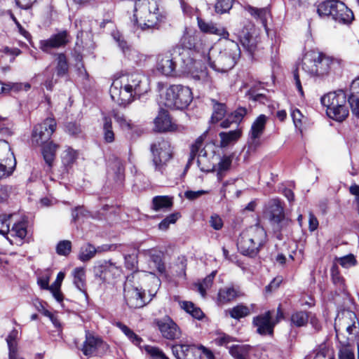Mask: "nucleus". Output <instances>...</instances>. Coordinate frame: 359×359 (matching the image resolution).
<instances>
[{"label":"nucleus","instance_id":"obj_1","mask_svg":"<svg viewBox=\"0 0 359 359\" xmlns=\"http://www.w3.org/2000/svg\"><path fill=\"white\" fill-rule=\"evenodd\" d=\"M165 15L160 12L156 0H144L140 7L133 8V14L130 21L133 26L142 31L159 29L164 22Z\"/></svg>","mask_w":359,"mask_h":359},{"label":"nucleus","instance_id":"obj_2","mask_svg":"<svg viewBox=\"0 0 359 359\" xmlns=\"http://www.w3.org/2000/svg\"><path fill=\"white\" fill-rule=\"evenodd\" d=\"M267 240L265 229L259 224L251 226L243 230L237 240L238 252L248 257H257Z\"/></svg>","mask_w":359,"mask_h":359},{"label":"nucleus","instance_id":"obj_3","mask_svg":"<svg viewBox=\"0 0 359 359\" xmlns=\"http://www.w3.org/2000/svg\"><path fill=\"white\" fill-rule=\"evenodd\" d=\"M223 50L217 54L209 53L208 63L215 71L227 72L231 69L241 57V51L238 43L233 39H227Z\"/></svg>","mask_w":359,"mask_h":359},{"label":"nucleus","instance_id":"obj_4","mask_svg":"<svg viewBox=\"0 0 359 359\" xmlns=\"http://www.w3.org/2000/svg\"><path fill=\"white\" fill-rule=\"evenodd\" d=\"M348 98L344 90L339 89L325 94L320 102L326 108L327 116L339 123L345 121L349 116Z\"/></svg>","mask_w":359,"mask_h":359},{"label":"nucleus","instance_id":"obj_5","mask_svg":"<svg viewBox=\"0 0 359 359\" xmlns=\"http://www.w3.org/2000/svg\"><path fill=\"white\" fill-rule=\"evenodd\" d=\"M341 68L339 60L323 53L306 56L302 61V69L309 74L318 76L327 75L331 71Z\"/></svg>","mask_w":359,"mask_h":359},{"label":"nucleus","instance_id":"obj_6","mask_svg":"<svg viewBox=\"0 0 359 359\" xmlns=\"http://www.w3.org/2000/svg\"><path fill=\"white\" fill-rule=\"evenodd\" d=\"M320 18H331L341 24H350L354 19L353 11L339 0H325L317 6Z\"/></svg>","mask_w":359,"mask_h":359},{"label":"nucleus","instance_id":"obj_7","mask_svg":"<svg viewBox=\"0 0 359 359\" xmlns=\"http://www.w3.org/2000/svg\"><path fill=\"white\" fill-rule=\"evenodd\" d=\"M193 100V93L189 87L182 85H171L166 89L165 105L170 109L183 110Z\"/></svg>","mask_w":359,"mask_h":359},{"label":"nucleus","instance_id":"obj_8","mask_svg":"<svg viewBox=\"0 0 359 359\" xmlns=\"http://www.w3.org/2000/svg\"><path fill=\"white\" fill-rule=\"evenodd\" d=\"M149 150L155 170L163 174L168 163L173 157V149L170 141L163 137L158 138L150 144Z\"/></svg>","mask_w":359,"mask_h":359},{"label":"nucleus","instance_id":"obj_9","mask_svg":"<svg viewBox=\"0 0 359 359\" xmlns=\"http://www.w3.org/2000/svg\"><path fill=\"white\" fill-rule=\"evenodd\" d=\"M133 273L126 277L123 285V297L125 302L130 309H140L147 304L151 299H147L145 290L136 285Z\"/></svg>","mask_w":359,"mask_h":359},{"label":"nucleus","instance_id":"obj_10","mask_svg":"<svg viewBox=\"0 0 359 359\" xmlns=\"http://www.w3.org/2000/svg\"><path fill=\"white\" fill-rule=\"evenodd\" d=\"M264 212L270 222L276 224L280 231L293 224V221L285 216V203L279 198L270 199L266 205Z\"/></svg>","mask_w":359,"mask_h":359},{"label":"nucleus","instance_id":"obj_11","mask_svg":"<svg viewBox=\"0 0 359 359\" xmlns=\"http://www.w3.org/2000/svg\"><path fill=\"white\" fill-rule=\"evenodd\" d=\"M82 353L88 358H102L109 351V345L98 335L87 331L85 335V340L80 347H77Z\"/></svg>","mask_w":359,"mask_h":359},{"label":"nucleus","instance_id":"obj_12","mask_svg":"<svg viewBox=\"0 0 359 359\" xmlns=\"http://www.w3.org/2000/svg\"><path fill=\"white\" fill-rule=\"evenodd\" d=\"M56 127L57 123L54 117H48L41 123L35 125L31 135L32 145L39 146L50 141Z\"/></svg>","mask_w":359,"mask_h":359},{"label":"nucleus","instance_id":"obj_13","mask_svg":"<svg viewBox=\"0 0 359 359\" xmlns=\"http://www.w3.org/2000/svg\"><path fill=\"white\" fill-rule=\"evenodd\" d=\"M93 273L95 278L102 283H111L121 276L122 269L111 260H103L94 266Z\"/></svg>","mask_w":359,"mask_h":359},{"label":"nucleus","instance_id":"obj_14","mask_svg":"<svg viewBox=\"0 0 359 359\" xmlns=\"http://www.w3.org/2000/svg\"><path fill=\"white\" fill-rule=\"evenodd\" d=\"M154 125L155 130L161 133L180 132L184 129L183 126L176 123L169 111L163 107L159 108Z\"/></svg>","mask_w":359,"mask_h":359},{"label":"nucleus","instance_id":"obj_15","mask_svg":"<svg viewBox=\"0 0 359 359\" xmlns=\"http://www.w3.org/2000/svg\"><path fill=\"white\" fill-rule=\"evenodd\" d=\"M72 36L67 29L57 30L48 39L41 40L40 49L46 53H50L52 49H58L66 47L71 41Z\"/></svg>","mask_w":359,"mask_h":359},{"label":"nucleus","instance_id":"obj_16","mask_svg":"<svg viewBox=\"0 0 359 359\" xmlns=\"http://www.w3.org/2000/svg\"><path fill=\"white\" fill-rule=\"evenodd\" d=\"M274 310H268L252 318V325L257 328V333L261 336H274L275 324L272 320Z\"/></svg>","mask_w":359,"mask_h":359},{"label":"nucleus","instance_id":"obj_17","mask_svg":"<svg viewBox=\"0 0 359 359\" xmlns=\"http://www.w3.org/2000/svg\"><path fill=\"white\" fill-rule=\"evenodd\" d=\"M177 67L176 61L170 49L156 55V69L161 74L173 76L176 74Z\"/></svg>","mask_w":359,"mask_h":359},{"label":"nucleus","instance_id":"obj_18","mask_svg":"<svg viewBox=\"0 0 359 359\" xmlns=\"http://www.w3.org/2000/svg\"><path fill=\"white\" fill-rule=\"evenodd\" d=\"M154 323L162 337L168 340H175L181 337V330L177 324L168 316L161 319H155Z\"/></svg>","mask_w":359,"mask_h":359},{"label":"nucleus","instance_id":"obj_19","mask_svg":"<svg viewBox=\"0 0 359 359\" xmlns=\"http://www.w3.org/2000/svg\"><path fill=\"white\" fill-rule=\"evenodd\" d=\"M237 41L242 45L243 49L253 57L257 48V37L254 36V31L252 28L244 26L237 30L234 34Z\"/></svg>","mask_w":359,"mask_h":359},{"label":"nucleus","instance_id":"obj_20","mask_svg":"<svg viewBox=\"0 0 359 359\" xmlns=\"http://www.w3.org/2000/svg\"><path fill=\"white\" fill-rule=\"evenodd\" d=\"M357 316L355 312L347 311L342 314V316L336 320L334 330L336 337L339 339V332L345 330L348 334L358 333L359 327L356 326Z\"/></svg>","mask_w":359,"mask_h":359},{"label":"nucleus","instance_id":"obj_21","mask_svg":"<svg viewBox=\"0 0 359 359\" xmlns=\"http://www.w3.org/2000/svg\"><path fill=\"white\" fill-rule=\"evenodd\" d=\"M174 60L176 61L177 66L182 71H186L194 64L195 54L192 50L184 49V48L177 46H173L171 49Z\"/></svg>","mask_w":359,"mask_h":359},{"label":"nucleus","instance_id":"obj_22","mask_svg":"<svg viewBox=\"0 0 359 359\" xmlns=\"http://www.w3.org/2000/svg\"><path fill=\"white\" fill-rule=\"evenodd\" d=\"M111 115L118 125L120 129L126 131L132 137L134 135L140 136L142 133V129L133 123L132 120L128 119L124 113L118 109H113L111 111Z\"/></svg>","mask_w":359,"mask_h":359},{"label":"nucleus","instance_id":"obj_23","mask_svg":"<svg viewBox=\"0 0 359 359\" xmlns=\"http://www.w3.org/2000/svg\"><path fill=\"white\" fill-rule=\"evenodd\" d=\"M172 353L177 359H201L200 346L194 344H179L173 345Z\"/></svg>","mask_w":359,"mask_h":359},{"label":"nucleus","instance_id":"obj_24","mask_svg":"<svg viewBox=\"0 0 359 359\" xmlns=\"http://www.w3.org/2000/svg\"><path fill=\"white\" fill-rule=\"evenodd\" d=\"M197 25L200 31L203 34H215L222 39H228L229 33L226 28L223 27H217L212 22H207L202 18L197 16Z\"/></svg>","mask_w":359,"mask_h":359},{"label":"nucleus","instance_id":"obj_25","mask_svg":"<svg viewBox=\"0 0 359 359\" xmlns=\"http://www.w3.org/2000/svg\"><path fill=\"white\" fill-rule=\"evenodd\" d=\"M124 85L126 90L133 92L135 96H137V98L147 92V88L142 82V76L139 74L128 75Z\"/></svg>","mask_w":359,"mask_h":359},{"label":"nucleus","instance_id":"obj_26","mask_svg":"<svg viewBox=\"0 0 359 359\" xmlns=\"http://www.w3.org/2000/svg\"><path fill=\"white\" fill-rule=\"evenodd\" d=\"M41 147V154L43 158L48 166V170H51L53 167L54 161L56 158V153L60 148L58 144L54 143L53 141L44 143Z\"/></svg>","mask_w":359,"mask_h":359},{"label":"nucleus","instance_id":"obj_27","mask_svg":"<svg viewBox=\"0 0 359 359\" xmlns=\"http://www.w3.org/2000/svg\"><path fill=\"white\" fill-rule=\"evenodd\" d=\"M241 296H242V293L238 288H235L233 286L224 287L219 290L217 297V304L219 305L226 304Z\"/></svg>","mask_w":359,"mask_h":359},{"label":"nucleus","instance_id":"obj_28","mask_svg":"<svg viewBox=\"0 0 359 359\" xmlns=\"http://www.w3.org/2000/svg\"><path fill=\"white\" fill-rule=\"evenodd\" d=\"M176 46L192 50L194 53L198 52V34L196 32H190L186 28L179 43Z\"/></svg>","mask_w":359,"mask_h":359},{"label":"nucleus","instance_id":"obj_29","mask_svg":"<svg viewBox=\"0 0 359 359\" xmlns=\"http://www.w3.org/2000/svg\"><path fill=\"white\" fill-rule=\"evenodd\" d=\"M56 65L55 73L57 78H62L69 74V65L67 57L65 53H57L54 54Z\"/></svg>","mask_w":359,"mask_h":359},{"label":"nucleus","instance_id":"obj_30","mask_svg":"<svg viewBox=\"0 0 359 359\" xmlns=\"http://www.w3.org/2000/svg\"><path fill=\"white\" fill-rule=\"evenodd\" d=\"M102 120V135L104 142L106 144H111L116 140V135L113 130L111 118L109 116L103 114Z\"/></svg>","mask_w":359,"mask_h":359},{"label":"nucleus","instance_id":"obj_31","mask_svg":"<svg viewBox=\"0 0 359 359\" xmlns=\"http://www.w3.org/2000/svg\"><path fill=\"white\" fill-rule=\"evenodd\" d=\"M174 301L177 302L182 309L190 314L194 318L201 320L204 317V313L198 306H196L192 302L181 301L179 296H174Z\"/></svg>","mask_w":359,"mask_h":359},{"label":"nucleus","instance_id":"obj_32","mask_svg":"<svg viewBox=\"0 0 359 359\" xmlns=\"http://www.w3.org/2000/svg\"><path fill=\"white\" fill-rule=\"evenodd\" d=\"M111 96L114 100H116L119 104L126 106L133 102L135 99L137 98V96H135L133 92H128L126 90L125 85H122L118 92V97L116 98V88H111Z\"/></svg>","mask_w":359,"mask_h":359},{"label":"nucleus","instance_id":"obj_33","mask_svg":"<svg viewBox=\"0 0 359 359\" xmlns=\"http://www.w3.org/2000/svg\"><path fill=\"white\" fill-rule=\"evenodd\" d=\"M174 198L170 196H156L151 201V209L154 211L170 210L174 204Z\"/></svg>","mask_w":359,"mask_h":359},{"label":"nucleus","instance_id":"obj_34","mask_svg":"<svg viewBox=\"0 0 359 359\" xmlns=\"http://www.w3.org/2000/svg\"><path fill=\"white\" fill-rule=\"evenodd\" d=\"M266 121L267 117L264 114H260L254 121L249 133L252 140L259 139L262 136L265 130Z\"/></svg>","mask_w":359,"mask_h":359},{"label":"nucleus","instance_id":"obj_35","mask_svg":"<svg viewBox=\"0 0 359 359\" xmlns=\"http://www.w3.org/2000/svg\"><path fill=\"white\" fill-rule=\"evenodd\" d=\"M309 311H294L290 318V325L294 327H302L307 325L310 315Z\"/></svg>","mask_w":359,"mask_h":359},{"label":"nucleus","instance_id":"obj_36","mask_svg":"<svg viewBox=\"0 0 359 359\" xmlns=\"http://www.w3.org/2000/svg\"><path fill=\"white\" fill-rule=\"evenodd\" d=\"M211 103L212 104V114L210 117V123L215 124L225 117L227 112V106L225 103L219 102L215 99H211Z\"/></svg>","mask_w":359,"mask_h":359},{"label":"nucleus","instance_id":"obj_37","mask_svg":"<svg viewBox=\"0 0 359 359\" xmlns=\"http://www.w3.org/2000/svg\"><path fill=\"white\" fill-rule=\"evenodd\" d=\"M251 350L249 344H235L229 348V354L235 359H248Z\"/></svg>","mask_w":359,"mask_h":359},{"label":"nucleus","instance_id":"obj_38","mask_svg":"<svg viewBox=\"0 0 359 359\" xmlns=\"http://www.w3.org/2000/svg\"><path fill=\"white\" fill-rule=\"evenodd\" d=\"M74 284L83 292L86 291V274L83 267H76L72 271Z\"/></svg>","mask_w":359,"mask_h":359},{"label":"nucleus","instance_id":"obj_39","mask_svg":"<svg viewBox=\"0 0 359 359\" xmlns=\"http://www.w3.org/2000/svg\"><path fill=\"white\" fill-rule=\"evenodd\" d=\"M248 11L252 16L259 19L262 25L266 28L268 19L271 16V12L267 8H257L249 6Z\"/></svg>","mask_w":359,"mask_h":359},{"label":"nucleus","instance_id":"obj_40","mask_svg":"<svg viewBox=\"0 0 359 359\" xmlns=\"http://www.w3.org/2000/svg\"><path fill=\"white\" fill-rule=\"evenodd\" d=\"M219 135L221 139V147H225L230 143L237 141L242 135V130L241 129H236L229 132H221Z\"/></svg>","mask_w":359,"mask_h":359},{"label":"nucleus","instance_id":"obj_41","mask_svg":"<svg viewBox=\"0 0 359 359\" xmlns=\"http://www.w3.org/2000/svg\"><path fill=\"white\" fill-rule=\"evenodd\" d=\"M116 326L124 333V334L134 345L138 346L140 349L142 348L141 343L143 341V339L142 337L135 334L133 330L121 322L116 323Z\"/></svg>","mask_w":359,"mask_h":359},{"label":"nucleus","instance_id":"obj_42","mask_svg":"<svg viewBox=\"0 0 359 359\" xmlns=\"http://www.w3.org/2000/svg\"><path fill=\"white\" fill-rule=\"evenodd\" d=\"M331 278L333 284L341 291L346 290L345 280L341 275L337 264H333L330 269Z\"/></svg>","mask_w":359,"mask_h":359},{"label":"nucleus","instance_id":"obj_43","mask_svg":"<svg viewBox=\"0 0 359 359\" xmlns=\"http://www.w3.org/2000/svg\"><path fill=\"white\" fill-rule=\"evenodd\" d=\"M229 314L231 318L239 320L241 318L247 317L250 314V308L243 304H238L229 309Z\"/></svg>","mask_w":359,"mask_h":359},{"label":"nucleus","instance_id":"obj_44","mask_svg":"<svg viewBox=\"0 0 359 359\" xmlns=\"http://www.w3.org/2000/svg\"><path fill=\"white\" fill-rule=\"evenodd\" d=\"M114 180L118 185H123L125 180V165L119 158H116Z\"/></svg>","mask_w":359,"mask_h":359},{"label":"nucleus","instance_id":"obj_45","mask_svg":"<svg viewBox=\"0 0 359 359\" xmlns=\"http://www.w3.org/2000/svg\"><path fill=\"white\" fill-rule=\"evenodd\" d=\"M142 350H144L151 359H170L165 353L157 346L144 345Z\"/></svg>","mask_w":359,"mask_h":359},{"label":"nucleus","instance_id":"obj_46","mask_svg":"<svg viewBox=\"0 0 359 359\" xmlns=\"http://www.w3.org/2000/svg\"><path fill=\"white\" fill-rule=\"evenodd\" d=\"M96 253L95 248L90 243H88L84 246L81 248L79 259L81 262H87L91 259Z\"/></svg>","mask_w":359,"mask_h":359},{"label":"nucleus","instance_id":"obj_47","mask_svg":"<svg viewBox=\"0 0 359 359\" xmlns=\"http://www.w3.org/2000/svg\"><path fill=\"white\" fill-rule=\"evenodd\" d=\"M182 217L180 212H172L167 215L158 224V229L166 231L169 229L170 224H175L177 221Z\"/></svg>","mask_w":359,"mask_h":359},{"label":"nucleus","instance_id":"obj_48","mask_svg":"<svg viewBox=\"0 0 359 359\" xmlns=\"http://www.w3.org/2000/svg\"><path fill=\"white\" fill-rule=\"evenodd\" d=\"M18 331L17 329L13 328L8 334L6 341L7 342L8 353H15L18 351Z\"/></svg>","mask_w":359,"mask_h":359},{"label":"nucleus","instance_id":"obj_49","mask_svg":"<svg viewBox=\"0 0 359 359\" xmlns=\"http://www.w3.org/2000/svg\"><path fill=\"white\" fill-rule=\"evenodd\" d=\"M15 166V158H6L0 163V171L3 172V175L9 176L13 173Z\"/></svg>","mask_w":359,"mask_h":359},{"label":"nucleus","instance_id":"obj_50","mask_svg":"<svg viewBox=\"0 0 359 359\" xmlns=\"http://www.w3.org/2000/svg\"><path fill=\"white\" fill-rule=\"evenodd\" d=\"M113 39L118 43L119 48L122 50L124 54L131 50V46L125 40L123 34L118 31H114L111 33Z\"/></svg>","mask_w":359,"mask_h":359},{"label":"nucleus","instance_id":"obj_51","mask_svg":"<svg viewBox=\"0 0 359 359\" xmlns=\"http://www.w3.org/2000/svg\"><path fill=\"white\" fill-rule=\"evenodd\" d=\"M78 158V153L72 148L66 150L65 155L62 157V163L66 168H72Z\"/></svg>","mask_w":359,"mask_h":359},{"label":"nucleus","instance_id":"obj_52","mask_svg":"<svg viewBox=\"0 0 359 359\" xmlns=\"http://www.w3.org/2000/svg\"><path fill=\"white\" fill-rule=\"evenodd\" d=\"M217 337L214 339L215 344L218 346H226L228 344L236 341V339L225 332L217 331L216 332Z\"/></svg>","mask_w":359,"mask_h":359},{"label":"nucleus","instance_id":"obj_53","mask_svg":"<svg viewBox=\"0 0 359 359\" xmlns=\"http://www.w3.org/2000/svg\"><path fill=\"white\" fill-rule=\"evenodd\" d=\"M233 0H217L215 11L218 14L228 13L233 6Z\"/></svg>","mask_w":359,"mask_h":359},{"label":"nucleus","instance_id":"obj_54","mask_svg":"<svg viewBox=\"0 0 359 359\" xmlns=\"http://www.w3.org/2000/svg\"><path fill=\"white\" fill-rule=\"evenodd\" d=\"M339 359H355L353 348L349 344H342L338 352Z\"/></svg>","mask_w":359,"mask_h":359},{"label":"nucleus","instance_id":"obj_55","mask_svg":"<svg viewBox=\"0 0 359 359\" xmlns=\"http://www.w3.org/2000/svg\"><path fill=\"white\" fill-rule=\"evenodd\" d=\"M72 245L70 241H60L56 245V252L61 256H68L72 252Z\"/></svg>","mask_w":359,"mask_h":359},{"label":"nucleus","instance_id":"obj_56","mask_svg":"<svg viewBox=\"0 0 359 359\" xmlns=\"http://www.w3.org/2000/svg\"><path fill=\"white\" fill-rule=\"evenodd\" d=\"M216 274V271H212L210 274L208 275L203 280L202 283L198 284V291L203 295L206 294L207 289L210 288L212 283Z\"/></svg>","mask_w":359,"mask_h":359},{"label":"nucleus","instance_id":"obj_57","mask_svg":"<svg viewBox=\"0 0 359 359\" xmlns=\"http://www.w3.org/2000/svg\"><path fill=\"white\" fill-rule=\"evenodd\" d=\"M11 231L13 236L23 239L27 234V225L24 222H18L13 225Z\"/></svg>","mask_w":359,"mask_h":359},{"label":"nucleus","instance_id":"obj_58","mask_svg":"<svg viewBox=\"0 0 359 359\" xmlns=\"http://www.w3.org/2000/svg\"><path fill=\"white\" fill-rule=\"evenodd\" d=\"M347 98L352 114L359 118V94L349 93Z\"/></svg>","mask_w":359,"mask_h":359},{"label":"nucleus","instance_id":"obj_59","mask_svg":"<svg viewBox=\"0 0 359 359\" xmlns=\"http://www.w3.org/2000/svg\"><path fill=\"white\" fill-rule=\"evenodd\" d=\"M248 110L246 107H238L233 111L229 114L230 117L232 118L233 121L236 124H240L244 117L248 114Z\"/></svg>","mask_w":359,"mask_h":359},{"label":"nucleus","instance_id":"obj_60","mask_svg":"<svg viewBox=\"0 0 359 359\" xmlns=\"http://www.w3.org/2000/svg\"><path fill=\"white\" fill-rule=\"evenodd\" d=\"M44 74L47 76L44 82V86L47 90L52 91L54 86L57 83V79H54L55 73L50 70L49 67L45 69Z\"/></svg>","mask_w":359,"mask_h":359},{"label":"nucleus","instance_id":"obj_61","mask_svg":"<svg viewBox=\"0 0 359 359\" xmlns=\"http://www.w3.org/2000/svg\"><path fill=\"white\" fill-rule=\"evenodd\" d=\"M232 160L230 156H224L222 158L218 163V172L217 178L219 181L222 180V172L229 170L231 165Z\"/></svg>","mask_w":359,"mask_h":359},{"label":"nucleus","instance_id":"obj_62","mask_svg":"<svg viewBox=\"0 0 359 359\" xmlns=\"http://www.w3.org/2000/svg\"><path fill=\"white\" fill-rule=\"evenodd\" d=\"M11 217V215H0V234L5 236L9 233Z\"/></svg>","mask_w":359,"mask_h":359},{"label":"nucleus","instance_id":"obj_63","mask_svg":"<svg viewBox=\"0 0 359 359\" xmlns=\"http://www.w3.org/2000/svg\"><path fill=\"white\" fill-rule=\"evenodd\" d=\"M291 116L293 120V123L294 124L295 128L300 131V133H302V126H303V121L302 118H304L303 114L300 111V110L297 108H295L293 109L291 112Z\"/></svg>","mask_w":359,"mask_h":359},{"label":"nucleus","instance_id":"obj_64","mask_svg":"<svg viewBox=\"0 0 359 359\" xmlns=\"http://www.w3.org/2000/svg\"><path fill=\"white\" fill-rule=\"evenodd\" d=\"M124 260L125 267L128 270L133 271V273L135 274L138 264L137 256L135 255H126L124 257Z\"/></svg>","mask_w":359,"mask_h":359}]
</instances>
